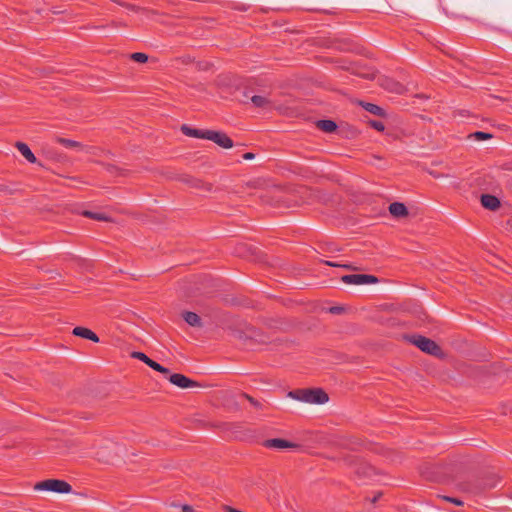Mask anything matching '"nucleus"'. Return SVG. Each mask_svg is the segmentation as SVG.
<instances>
[{
	"label": "nucleus",
	"instance_id": "412c9836",
	"mask_svg": "<svg viewBox=\"0 0 512 512\" xmlns=\"http://www.w3.org/2000/svg\"><path fill=\"white\" fill-rule=\"evenodd\" d=\"M131 59L139 63H145L148 60V56L145 53L135 52L131 54Z\"/></svg>",
	"mask_w": 512,
	"mask_h": 512
},
{
	"label": "nucleus",
	"instance_id": "9b49d317",
	"mask_svg": "<svg viewBox=\"0 0 512 512\" xmlns=\"http://www.w3.org/2000/svg\"><path fill=\"white\" fill-rule=\"evenodd\" d=\"M73 334L78 337L89 339L96 343L99 342V337L92 330L85 327H75L73 329Z\"/></svg>",
	"mask_w": 512,
	"mask_h": 512
},
{
	"label": "nucleus",
	"instance_id": "f257e3e1",
	"mask_svg": "<svg viewBox=\"0 0 512 512\" xmlns=\"http://www.w3.org/2000/svg\"><path fill=\"white\" fill-rule=\"evenodd\" d=\"M288 397L310 404H324L329 400L327 393L320 388L297 389L290 391Z\"/></svg>",
	"mask_w": 512,
	"mask_h": 512
},
{
	"label": "nucleus",
	"instance_id": "f8f14e48",
	"mask_svg": "<svg viewBox=\"0 0 512 512\" xmlns=\"http://www.w3.org/2000/svg\"><path fill=\"white\" fill-rule=\"evenodd\" d=\"M389 212L397 218L405 217L408 214L406 206L400 202L391 203L389 205Z\"/></svg>",
	"mask_w": 512,
	"mask_h": 512
},
{
	"label": "nucleus",
	"instance_id": "a878e982",
	"mask_svg": "<svg viewBox=\"0 0 512 512\" xmlns=\"http://www.w3.org/2000/svg\"><path fill=\"white\" fill-rule=\"evenodd\" d=\"M254 157H255V155H254L253 153H251V152H247V153H245V154L243 155V158H244L245 160H252V159H254Z\"/></svg>",
	"mask_w": 512,
	"mask_h": 512
},
{
	"label": "nucleus",
	"instance_id": "393cba45",
	"mask_svg": "<svg viewBox=\"0 0 512 512\" xmlns=\"http://www.w3.org/2000/svg\"><path fill=\"white\" fill-rule=\"evenodd\" d=\"M99 455V459H101L102 461L104 462H111L112 461V457L111 456H104V455H101L100 453H98Z\"/></svg>",
	"mask_w": 512,
	"mask_h": 512
},
{
	"label": "nucleus",
	"instance_id": "dca6fc26",
	"mask_svg": "<svg viewBox=\"0 0 512 512\" xmlns=\"http://www.w3.org/2000/svg\"><path fill=\"white\" fill-rule=\"evenodd\" d=\"M317 127L327 133L334 132L337 129L336 123L332 120H319Z\"/></svg>",
	"mask_w": 512,
	"mask_h": 512
},
{
	"label": "nucleus",
	"instance_id": "b1692460",
	"mask_svg": "<svg viewBox=\"0 0 512 512\" xmlns=\"http://www.w3.org/2000/svg\"><path fill=\"white\" fill-rule=\"evenodd\" d=\"M248 400L249 402L255 406V407H260V403L258 401H256L255 399H253L252 397L248 396V395H244Z\"/></svg>",
	"mask_w": 512,
	"mask_h": 512
},
{
	"label": "nucleus",
	"instance_id": "9d476101",
	"mask_svg": "<svg viewBox=\"0 0 512 512\" xmlns=\"http://www.w3.org/2000/svg\"><path fill=\"white\" fill-rule=\"evenodd\" d=\"M481 204L483 205V207H485L486 209H489V210H496L499 206H500V201L499 199L494 196V195H490V194H483L481 196Z\"/></svg>",
	"mask_w": 512,
	"mask_h": 512
},
{
	"label": "nucleus",
	"instance_id": "20e7f679",
	"mask_svg": "<svg viewBox=\"0 0 512 512\" xmlns=\"http://www.w3.org/2000/svg\"><path fill=\"white\" fill-rule=\"evenodd\" d=\"M342 282L350 285H362V284H370L376 283L378 280L373 275L368 274H349L344 275L341 278Z\"/></svg>",
	"mask_w": 512,
	"mask_h": 512
},
{
	"label": "nucleus",
	"instance_id": "c85d7f7f",
	"mask_svg": "<svg viewBox=\"0 0 512 512\" xmlns=\"http://www.w3.org/2000/svg\"><path fill=\"white\" fill-rule=\"evenodd\" d=\"M63 142H64L66 145H71V146L75 144V142H74V141H72V140H63Z\"/></svg>",
	"mask_w": 512,
	"mask_h": 512
},
{
	"label": "nucleus",
	"instance_id": "4be33fe9",
	"mask_svg": "<svg viewBox=\"0 0 512 512\" xmlns=\"http://www.w3.org/2000/svg\"><path fill=\"white\" fill-rule=\"evenodd\" d=\"M371 124L372 127H374L378 131L384 130V124L380 121H373Z\"/></svg>",
	"mask_w": 512,
	"mask_h": 512
},
{
	"label": "nucleus",
	"instance_id": "aec40b11",
	"mask_svg": "<svg viewBox=\"0 0 512 512\" xmlns=\"http://www.w3.org/2000/svg\"><path fill=\"white\" fill-rule=\"evenodd\" d=\"M470 137L473 138L474 140L480 141V140L490 139V138H492V135L489 133H486V132L477 131V132L471 134Z\"/></svg>",
	"mask_w": 512,
	"mask_h": 512
},
{
	"label": "nucleus",
	"instance_id": "5701e85b",
	"mask_svg": "<svg viewBox=\"0 0 512 512\" xmlns=\"http://www.w3.org/2000/svg\"><path fill=\"white\" fill-rule=\"evenodd\" d=\"M444 498H445V500L450 501V502L454 503L455 505H462V503H463L461 500L456 499V498H451V497H444Z\"/></svg>",
	"mask_w": 512,
	"mask_h": 512
},
{
	"label": "nucleus",
	"instance_id": "39448f33",
	"mask_svg": "<svg viewBox=\"0 0 512 512\" xmlns=\"http://www.w3.org/2000/svg\"><path fill=\"white\" fill-rule=\"evenodd\" d=\"M206 134L207 140L213 141L222 148L229 149L233 147V141L223 132L208 130Z\"/></svg>",
	"mask_w": 512,
	"mask_h": 512
},
{
	"label": "nucleus",
	"instance_id": "423d86ee",
	"mask_svg": "<svg viewBox=\"0 0 512 512\" xmlns=\"http://www.w3.org/2000/svg\"><path fill=\"white\" fill-rule=\"evenodd\" d=\"M132 357L138 360H141L145 364H147L150 368H152L155 371H158L164 375L169 374V370L165 368L164 366L160 365L156 361L150 359L145 353L143 352H133Z\"/></svg>",
	"mask_w": 512,
	"mask_h": 512
},
{
	"label": "nucleus",
	"instance_id": "6e6552de",
	"mask_svg": "<svg viewBox=\"0 0 512 512\" xmlns=\"http://www.w3.org/2000/svg\"><path fill=\"white\" fill-rule=\"evenodd\" d=\"M381 86L392 93L402 94L405 90L404 86L391 78H384L381 82Z\"/></svg>",
	"mask_w": 512,
	"mask_h": 512
},
{
	"label": "nucleus",
	"instance_id": "c756f323",
	"mask_svg": "<svg viewBox=\"0 0 512 512\" xmlns=\"http://www.w3.org/2000/svg\"><path fill=\"white\" fill-rule=\"evenodd\" d=\"M338 310H339V308H338V307H333V308H331V312H337Z\"/></svg>",
	"mask_w": 512,
	"mask_h": 512
},
{
	"label": "nucleus",
	"instance_id": "f3484780",
	"mask_svg": "<svg viewBox=\"0 0 512 512\" xmlns=\"http://www.w3.org/2000/svg\"><path fill=\"white\" fill-rule=\"evenodd\" d=\"M251 102L255 107L265 108L269 104V100L265 96L254 95L251 97Z\"/></svg>",
	"mask_w": 512,
	"mask_h": 512
},
{
	"label": "nucleus",
	"instance_id": "cd10ccee",
	"mask_svg": "<svg viewBox=\"0 0 512 512\" xmlns=\"http://www.w3.org/2000/svg\"><path fill=\"white\" fill-rule=\"evenodd\" d=\"M226 512H242V511L237 510V509L232 508V507H226Z\"/></svg>",
	"mask_w": 512,
	"mask_h": 512
},
{
	"label": "nucleus",
	"instance_id": "f03ea898",
	"mask_svg": "<svg viewBox=\"0 0 512 512\" xmlns=\"http://www.w3.org/2000/svg\"><path fill=\"white\" fill-rule=\"evenodd\" d=\"M36 490L51 491L57 493H69L72 489L71 485L63 480L48 479L35 485Z\"/></svg>",
	"mask_w": 512,
	"mask_h": 512
},
{
	"label": "nucleus",
	"instance_id": "4468645a",
	"mask_svg": "<svg viewBox=\"0 0 512 512\" xmlns=\"http://www.w3.org/2000/svg\"><path fill=\"white\" fill-rule=\"evenodd\" d=\"M182 131L187 136L199 138V139H206V136H207L206 133L208 130L196 129V128H191L186 125H183Z\"/></svg>",
	"mask_w": 512,
	"mask_h": 512
},
{
	"label": "nucleus",
	"instance_id": "6ab92c4d",
	"mask_svg": "<svg viewBox=\"0 0 512 512\" xmlns=\"http://www.w3.org/2000/svg\"><path fill=\"white\" fill-rule=\"evenodd\" d=\"M363 107L365 108L366 111L374 115H380L382 113V108L373 103H365Z\"/></svg>",
	"mask_w": 512,
	"mask_h": 512
},
{
	"label": "nucleus",
	"instance_id": "0eeeda50",
	"mask_svg": "<svg viewBox=\"0 0 512 512\" xmlns=\"http://www.w3.org/2000/svg\"><path fill=\"white\" fill-rule=\"evenodd\" d=\"M168 375L169 381L180 388L186 389L198 386L196 382H194L193 380H191L190 378L186 377L183 374L175 373Z\"/></svg>",
	"mask_w": 512,
	"mask_h": 512
},
{
	"label": "nucleus",
	"instance_id": "7c9ffc66",
	"mask_svg": "<svg viewBox=\"0 0 512 512\" xmlns=\"http://www.w3.org/2000/svg\"><path fill=\"white\" fill-rule=\"evenodd\" d=\"M327 264L330 265V266H338L337 264H334L332 262H327Z\"/></svg>",
	"mask_w": 512,
	"mask_h": 512
},
{
	"label": "nucleus",
	"instance_id": "bb28decb",
	"mask_svg": "<svg viewBox=\"0 0 512 512\" xmlns=\"http://www.w3.org/2000/svg\"><path fill=\"white\" fill-rule=\"evenodd\" d=\"M183 512H193V508L189 505H184L182 507Z\"/></svg>",
	"mask_w": 512,
	"mask_h": 512
},
{
	"label": "nucleus",
	"instance_id": "1a4fd4ad",
	"mask_svg": "<svg viewBox=\"0 0 512 512\" xmlns=\"http://www.w3.org/2000/svg\"><path fill=\"white\" fill-rule=\"evenodd\" d=\"M265 446L268 448H275V449H287V448L296 447L295 444H293L287 440L280 439V438H273V439L266 440Z\"/></svg>",
	"mask_w": 512,
	"mask_h": 512
},
{
	"label": "nucleus",
	"instance_id": "7ed1b4c3",
	"mask_svg": "<svg viewBox=\"0 0 512 512\" xmlns=\"http://www.w3.org/2000/svg\"><path fill=\"white\" fill-rule=\"evenodd\" d=\"M410 341L418 347L421 351L431 355H437L440 352V347L431 339L422 335H413Z\"/></svg>",
	"mask_w": 512,
	"mask_h": 512
},
{
	"label": "nucleus",
	"instance_id": "2eb2a0df",
	"mask_svg": "<svg viewBox=\"0 0 512 512\" xmlns=\"http://www.w3.org/2000/svg\"><path fill=\"white\" fill-rule=\"evenodd\" d=\"M183 318L187 324L192 327H200L201 326V318L198 314L194 312L187 311L183 314Z\"/></svg>",
	"mask_w": 512,
	"mask_h": 512
},
{
	"label": "nucleus",
	"instance_id": "ddd939ff",
	"mask_svg": "<svg viewBox=\"0 0 512 512\" xmlns=\"http://www.w3.org/2000/svg\"><path fill=\"white\" fill-rule=\"evenodd\" d=\"M16 147L18 151L21 153V155L30 163L36 162V157L32 153L31 149L28 147L27 144L23 142H17Z\"/></svg>",
	"mask_w": 512,
	"mask_h": 512
},
{
	"label": "nucleus",
	"instance_id": "a211bd4d",
	"mask_svg": "<svg viewBox=\"0 0 512 512\" xmlns=\"http://www.w3.org/2000/svg\"><path fill=\"white\" fill-rule=\"evenodd\" d=\"M82 214L86 217H89V218H92L95 220H101V221L107 220V217L103 213H99V212H92V211L85 210V211H83Z\"/></svg>",
	"mask_w": 512,
	"mask_h": 512
}]
</instances>
